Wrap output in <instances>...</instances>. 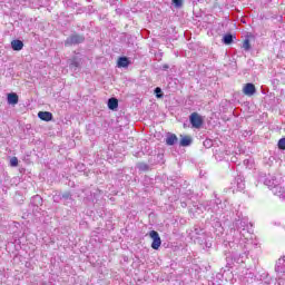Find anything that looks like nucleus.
Segmentation results:
<instances>
[{
    "mask_svg": "<svg viewBox=\"0 0 285 285\" xmlns=\"http://www.w3.org/2000/svg\"><path fill=\"white\" fill-rule=\"evenodd\" d=\"M86 41V37L81 33H72L65 40L66 48H70L72 46H79V43H83Z\"/></svg>",
    "mask_w": 285,
    "mask_h": 285,
    "instance_id": "nucleus-1",
    "label": "nucleus"
},
{
    "mask_svg": "<svg viewBox=\"0 0 285 285\" xmlns=\"http://www.w3.org/2000/svg\"><path fill=\"white\" fill-rule=\"evenodd\" d=\"M189 121H190L193 128L199 129V128H202V126H204V119L197 112H193L189 116Z\"/></svg>",
    "mask_w": 285,
    "mask_h": 285,
    "instance_id": "nucleus-2",
    "label": "nucleus"
},
{
    "mask_svg": "<svg viewBox=\"0 0 285 285\" xmlns=\"http://www.w3.org/2000/svg\"><path fill=\"white\" fill-rule=\"evenodd\" d=\"M149 237L153 239L151 248L154 250H159V247L161 246V237H159V233L151 230Z\"/></svg>",
    "mask_w": 285,
    "mask_h": 285,
    "instance_id": "nucleus-3",
    "label": "nucleus"
},
{
    "mask_svg": "<svg viewBox=\"0 0 285 285\" xmlns=\"http://www.w3.org/2000/svg\"><path fill=\"white\" fill-rule=\"evenodd\" d=\"M68 63H69L70 70H72L73 72H77L79 68H81V60L78 57H73L69 59Z\"/></svg>",
    "mask_w": 285,
    "mask_h": 285,
    "instance_id": "nucleus-4",
    "label": "nucleus"
},
{
    "mask_svg": "<svg viewBox=\"0 0 285 285\" xmlns=\"http://www.w3.org/2000/svg\"><path fill=\"white\" fill-rule=\"evenodd\" d=\"M243 92L247 97H253V95H255L257 92V89L255 88V86L253 83L248 82L243 88Z\"/></svg>",
    "mask_w": 285,
    "mask_h": 285,
    "instance_id": "nucleus-5",
    "label": "nucleus"
},
{
    "mask_svg": "<svg viewBox=\"0 0 285 285\" xmlns=\"http://www.w3.org/2000/svg\"><path fill=\"white\" fill-rule=\"evenodd\" d=\"M275 272H276V273H281V274H284V273H285V256H284V257H281V258L276 262Z\"/></svg>",
    "mask_w": 285,
    "mask_h": 285,
    "instance_id": "nucleus-6",
    "label": "nucleus"
},
{
    "mask_svg": "<svg viewBox=\"0 0 285 285\" xmlns=\"http://www.w3.org/2000/svg\"><path fill=\"white\" fill-rule=\"evenodd\" d=\"M38 117L42 121H52V112H49V111H40L38 114Z\"/></svg>",
    "mask_w": 285,
    "mask_h": 285,
    "instance_id": "nucleus-7",
    "label": "nucleus"
},
{
    "mask_svg": "<svg viewBox=\"0 0 285 285\" xmlns=\"http://www.w3.org/2000/svg\"><path fill=\"white\" fill-rule=\"evenodd\" d=\"M178 141L177 135L168 134L166 138L167 146H175Z\"/></svg>",
    "mask_w": 285,
    "mask_h": 285,
    "instance_id": "nucleus-8",
    "label": "nucleus"
},
{
    "mask_svg": "<svg viewBox=\"0 0 285 285\" xmlns=\"http://www.w3.org/2000/svg\"><path fill=\"white\" fill-rule=\"evenodd\" d=\"M31 205L36 208H39V206H43V198L41 196L36 195L31 198Z\"/></svg>",
    "mask_w": 285,
    "mask_h": 285,
    "instance_id": "nucleus-9",
    "label": "nucleus"
},
{
    "mask_svg": "<svg viewBox=\"0 0 285 285\" xmlns=\"http://www.w3.org/2000/svg\"><path fill=\"white\" fill-rule=\"evenodd\" d=\"M11 48H12V50H16L17 52H19L20 50H23V41L12 40Z\"/></svg>",
    "mask_w": 285,
    "mask_h": 285,
    "instance_id": "nucleus-10",
    "label": "nucleus"
},
{
    "mask_svg": "<svg viewBox=\"0 0 285 285\" xmlns=\"http://www.w3.org/2000/svg\"><path fill=\"white\" fill-rule=\"evenodd\" d=\"M118 68H128L130 60L127 57H120L117 62Z\"/></svg>",
    "mask_w": 285,
    "mask_h": 285,
    "instance_id": "nucleus-11",
    "label": "nucleus"
},
{
    "mask_svg": "<svg viewBox=\"0 0 285 285\" xmlns=\"http://www.w3.org/2000/svg\"><path fill=\"white\" fill-rule=\"evenodd\" d=\"M8 104H11L12 106H17L19 104V96L14 92L8 95Z\"/></svg>",
    "mask_w": 285,
    "mask_h": 285,
    "instance_id": "nucleus-12",
    "label": "nucleus"
},
{
    "mask_svg": "<svg viewBox=\"0 0 285 285\" xmlns=\"http://www.w3.org/2000/svg\"><path fill=\"white\" fill-rule=\"evenodd\" d=\"M108 108L109 110H117L119 108V100L117 98H109Z\"/></svg>",
    "mask_w": 285,
    "mask_h": 285,
    "instance_id": "nucleus-13",
    "label": "nucleus"
},
{
    "mask_svg": "<svg viewBox=\"0 0 285 285\" xmlns=\"http://www.w3.org/2000/svg\"><path fill=\"white\" fill-rule=\"evenodd\" d=\"M190 144H193V138H190V136H181L180 146L188 147Z\"/></svg>",
    "mask_w": 285,
    "mask_h": 285,
    "instance_id": "nucleus-14",
    "label": "nucleus"
},
{
    "mask_svg": "<svg viewBox=\"0 0 285 285\" xmlns=\"http://www.w3.org/2000/svg\"><path fill=\"white\" fill-rule=\"evenodd\" d=\"M136 167L138 168V170L140 173H148V170H150V165L146 164V163H138L136 165Z\"/></svg>",
    "mask_w": 285,
    "mask_h": 285,
    "instance_id": "nucleus-15",
    "label": "nucleus"
},
{
    "mask_svg": "<svg viewBox=\"0 0 285 285\" xmlns=\"http://www.w3.org/2000/svg\"><path fill=\"white\" fill-rule=\"evenodd\" d=\"M235 226L237 228H242L243 230H246V226H248V220L246 219H238L235 222Z\"/></svg>",
    "mask_w": 285,
    "mask_h": 285,
    "instance_id": "nucleus-16",
    "label": "nucleus"
},
{
    "mask_svg": "<svg viewBox=\"0 0 285 285\" xmlns=\"http://www.w3.org/2000/svg\"><path fill=\"white\" fill-rule=\"evenodd\" d=\"M223 43H225V46H230V43H233V35L227 33L223 37Z\"/></svg>",
    "mask_w": 285,
    "mask_h": 285,
    "instance_id": "nucleus-17",
    "label": "nucleus"
},
{
    "mask_svg": "<svg viewBox=\"0 0 285 285\" xmlns=\"http://www.w3.org/2000/svg\"><path fill=\"white\" fill-rule=\"evenodd\" d=\"M236 184L238 190H244V188H246V185L244 184V178H242L240 176L236 178Z\"/></svg>",
    "mask_w": 285,
    "mask_h": 285,
    "instance_id": "nucleus-18",
    "label": "nucleus"
},
{
    "mask_svg": "<svg viewBox=\"0 0 285 285\" xmlns=\"http://www.w3.org/2000/svg\"><path fill=\"white\" fill-rule=\"evenodd\" d=\"M243 49L246 50V52H248V50H250V40L249 39L244 40Z\"/></svg>",
    "mask_w": 285,
    "mask_h": 285,
    "instance_id": "nucleus-19",
    "label": "nucleus"
},
{
    "mask_svg": "<svg viewBox=\"0 0 285 285\" xmlns=\"http://www.w3.org/2000/svg\"><path fill=\"white\" fill-rule=\"evenodd\" d=\"M10 166H12L13 168H16V166H19V159L17 157H12L10 159Z\"/></svg>",
    "mask_w": 285,
    "mask_h": 285,
    "instance_id": "nucleus-20",
    "label": "nucleus"
},
{
    "mask_svg": "<svg viewBox=\"0 0 285 285\" xmlns=\"http://www.w3.org/2000/svg\"><path fill=\"white\" fill-rule=\"evenodd\" d=\"M155 95H156L157 99H161V97H164V94H161V88L157 87L155 89Z\"/></svg>",
    "mask_w": 285,
    "mask_h": 285,
    "instance_id": "nucleus-21",
    "label": "nucleus"
},
{
    "mask_svg": "<svg viewBox=\"0 0 285 285\" xmlns=\"http://www.w3.org/2000/svg\"><path fill=\"white\" fill-rule=\"evenodd\" d=\"M278 148L279 150H285V138L278 140Z\"/></svg>",
    "mask_w": 285,
    "mask_h": 285,
    "instance_id": "nucleus-22",
    "label": "nucleus"
},
{
    "mask_svg": "<svg viewBox=\"0 0 285 285\" xmlns=\"http://www.w3.org/2000/svg\"><path fill=\"white\" fill-rule=\"evenodd\" d=\"M173 3L175 8H181V6L184 4V0H173Z\"/></svg>",
    "mask_w": 285,
    "mask_h": 285,
    "instance_id": "nucleus-23",
    "label": "nucleus"
},
{
    "mask_svg": "<svg viewBox=\"0 0 285 285\" xmlns=\"http://www.w3.org/2000/svg\"><path fill=\"white\" fill-rule=\"evenodd\" d=\"M62 199H66V200L72 199V195L70 193L66 191L62 194Z\"/></svg>",
    "mask_w": 285,
    "mask_h": 285,
    "instance_id": "nucleus-24",
    "label": "nucleus"
},
{
    "mask_svg": "<svg viewBox=\"0 0 285 285\" xmlns=\"http://www.w3.org/2000/svg\"><path fill=\"white\" fill-rule=\"evenodd\" d=\"M168 68H170V66H168V65L163 66V70H168Z\"/></svg>",
    "mask_w": 285,
    "mask_h": 285,
    "instance_id": "nucleus-25",
    "label": "nucleus"
}]
</instances>
